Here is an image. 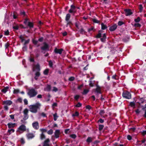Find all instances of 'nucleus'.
Here are the masks:
<instances>
[{
    "mask_svg": "<svg viewBox=\"0 0 146 146\" xmlns=\"http://www.w3.org/2000/svg\"><path fill=\"white\" fill-rule=\"evenodd\" d=\"M41 106V104L38 102L36 103L35 104L29 106L30 111L32 113H36L38 110H39Z\"/></svg>",
    "mask_w": 146,
    "mask_h": 146,
    "instance_id": "nucleus-1",
    "label": "nucleus"
},
{
    "mask_svg": "<svg viewBox=\"0 0 146 146\" xmlns=\"http://www.w3.org/2000/svg\"><path fill=\"white\" fill-rule=\"evenodd\" d=\"M37 94V91L33 88L29 89L27 93V95L30 98L35 96Z\"/></svg>",
    "mask_w": 146,
    "mask_h": 146,
    "instance_id": "nucleus-2",
    "label": "nucleus"
},
{
    "mask_svg": "<svg viewBox=\"0 0 146 146\" xmlns=\"http://www.w3.org/2000/svg\"><path fill=\"white\" fill-rule=\"evenodd\" d=\"M26 130V127L24 124H22L18 128L17 132L21 133Z\"/></svg>",
    "mask_w": 146,
    "mask_h": 146,
    "instance_id": "nucleus-3",
    "label": "nucleus"
},
{
    "mask_svg": "<svg viewBox=\"0 0 146 146\" xmlns=\"http://www.w3.org/2000/svg\"><path fill=\"white\" fill-rule=\"evenodd\" d=\"M123 98L126 99H129L131 98V94L129 92L125 91L123 92L122 94Z\"/></svg>",
    "mask_w": 146,
    "mask_h": 146,
    "instance_id": "nucleus-4",
    "label": "nucleus"
},
{
    "mask_svg": "<svg viewBox=\"0 0 146 146\" xmlns=\"http://www.w3.org/2000/svg\"><path fill=\"white\" fill-rule=\"evenodd\" d=\"M43 46L41 47V49L42 50L41 52H43V51H48L49 49V45L46 42L43 43Z\"/></svg>",
    "mask_w": 146,
    "mask_h": 146,
    "instance_id": "nucleus-5",
    "label": "nucleus"
},
{
    "mask_svg": "<svg viewBox=\"0 0 146 146\" xmlns=\"http://www.w3.org/2000/svg\"><path fill=\"white\" fill-rule=\"evenodd\" d=\"M23 113H24V117L23 118V119L24 120H26L29 117V115L28 114L29 113L28 110L27 108L25 109L23 111Z\"/></svg>",
    "mask_w": 146,
    "mask_h": 146,
    "instance_id": "nucleus-6",
    "label": "nucleus"
},
{
    "mask_svg": "<svg viewBox=\"0 0 146 146\" xmlns=\"http://www.w3.org/2000/svg\"><path fill=\"white\" fill-rule=\"evenodd\" d=\"M125 14L126 16H129L133 14L131 9H125L124 10Z\"/></svg>",
    "mask_w": 146,
    "mask_h": 146,
    "instance_id": "nucleus-7",
    "label": "nucleus"
},
{
    "mask_svg": "<svg viewBox=\"0 0 146 146\" xmlns=\"http://www.w3.org/2000/svg\"><path fill=\"white\" fill-rule=\"evenodd\" d=\"M96 88L95 90V92L96 93H100L101 94L102 92L101 91V88L98 84L96 85Z\"/></svg>",
    "mask_w": 146,
    "mask_h": 146,
    "instance_id": "nucleus-8",
    "label": "nucleus"
},
{
    "mask_svg": "<svg viewBox=\"0 0 146 146\" xmlns=\"http://www.w3.org/2000/svg\"><path fill=\"white\" fill-rule=\"evenodd\" d=\"M76 7L74 5H71L70 6V9L69 10V12L70 13H75L76 11L75 10V9Z\"/></svg>",
    "mask_w": 146,
    "mask_h": 146,
    "instance_id": "nucleus-9",
    "label": "nucleus"
},
{
    "mask_svg": "<svg viewBox=\"0 0 146 146\" xmlns=\"http://www.w3.org/2000/svg\"><path fill=\"white\" fill-rule=\"evenodd\" d=\"M63 50H64L62 48H60L58 49L56 48H55L54 50V52L56 54H61Z\"/></svg>",
    "mask_w": 146,
    "mask_h": 146,
    "instance_id": "nucleus-10",
    "label": "nucleus"
},
{
    "mask_svg": "<svg viewBox=\"0 0 146 146\" xmlns=\"http://www.w3.org/2000/svg\"><path fill=\"white\" fill-rule=\"evenodd\" d=\"M117 25L116 24H115L113 25L110 26L109 29L110 31L112 32L115 31L117 28Z\"/></svg>",
    "mask_w": 146,
    "mask_h": 146,
    "instance_id": "nucleus-11",
    "label": "nucleus"
},
{
    "mask_svg": "<svg viewBox=\"0 0 146 146\" xmlns=\"http://www.w3.org/2000/svg\"><path fill=\"white\" fill-rule=\"evenodd\" d=\"M32 126L33 128L36 130L38 129L39 128V124L37 121L33 123Z\"/></svg>",
    "mask_w": 146,
    "mask_h": 146,
    "instance_id": "nucleus-12",
    "label": "nucleus"
},
{
    "mask_svg": "<svg viewBox=\"0 0 146 146\" xmlns=\"http://www.w3.org/2000/svg\"><path fill=\"white\" fill-rule=\"evenodd\" d=\"M27 137L28 139H31L35 137V135L32 133H28L26 134Z\"/></svg>",
    "mask_w": 146,
    "mask_h": 146,
    "instance_id": "nucleus-13",
    "label": "nucleus"
},
{
    "mask_svg": "<svg viewBox=\"0 0 146 146\" xmlns=\"http://www.w3.org/2000/svg\"><path fill=\"white\" fill-rule=\"evenodd\" d=\"M60 134V130L59 129L56 130L54 133L55 137L56 138H58L59 137Z\"/></svg>",
    "mask_w": 146,
    "mask_h": 146,
    "instance_id": "nucleus-14",
    "label": "nucleus"
},
{
    "mask_svg": "<svg viewBox=\"0 0 146 146\" xmlns=\"http://www.w3.org/2000/svg\"><path fill=\"white\" fill-rule=\"evenodd\" d=\"M3 104H6L9 106H10L12 104L13 102L12 101L10 100H7L4 101L3 102Z\"/></svg>",
    "mask_w": 146,
    "mask_h": 146,
    "instance_id": "nucleus-15",
    "label": "nucleus"
},
{
    "mask_svg": "<svg viewBox=\"0 0 146 146\" xmlns=\"http://www.w3.org/2000/svg\"><path fill=\"white\" fill-rule=\"evenodd\" d=\"M16 124L15 123H9L7 124L8 127L9 128L11 129L12 128L14 127Z\"/></svg>",
    "mask_w": 146,
    "mask_h": 146,
    "instance_id": "nucleus-16",
    "label": "nucleus"
},
{
    "mask_svg": "<svg viewBox=\"0 0 146 146\" xmlns=\"http://www.w3.org/2000/svg\"><path fill=\"white\" fill-rule=\"evenodd\" d=\"M106 36L105 33L103 35L102 37L100 38V40L103 42H105L106 39Z\"/></svg>",
    "mask_w": 146,
    "mask_h": 146,
    "instance_id": "nucleus-17",
    "label": "nucleus"
},
{
    "mask_svg": "<svg viewBox=\"0 0 146 146\" xmlns=\"http://www.w3.org/2000/svg\"><path fill=\"white\" fill-rule=\"evenodd\" d=\"M50 142V140L49 139H46L43 142V146H49V145L48 144L49 142Z\"/></svg>",
    "mask_w": 146,
    "mask_h": 146,
    "instance_id": "nucleus-18",
    "label": "nucleus"
},
{
    "mask_svg": "<svg viewBox=\"0 0 146 146\" xmlns=\"http://www.w3.org/2000/svg\"><path fill=\"white\" fill-rule=\"evenodd\" d=\"M102 31L101 30H100L98 31V34L96 35L95 37L97 38H100L102 36Z\"/></svg>",
    "mask_w": 146,
    "mask_h": 146,
    "instance_id": "nucleus-19",
    "label": "nucleus"
},
{
    "mask_svg": "<svg viewBox=\"0 0 146 146\" xmlns=\"http://www.w3.org/2000/svg\"><path fill=\"white\" fill-rule=\"evenodd\" d=\"M40 74L39 72L37 71L36 72L35 74V76L34 77V78L36 80H37L38 79V77L40 76Z\"/></svg>",
    "mask_w": 146,
    "mask_h": 146,
    "instance_id": "nucleus-20",
    "label": "nucleus"
},
{
    "mask_svg": "<svg viewBox=\"0 0 146 146\" xmlns=\"http://www.w3.org/2000/svg\"><path fill=\"white\" fill-rule=\"evenodd\" d=\"M9 87L8 86L4 87V88L1 90L2 92L5 93L8 91Z\"/></svg>",
    "mask_w": 146,
    "mask_h": 146,
    "instance_id": "nucleus-21",
    "label": "nucleus"
},
{
    "mask_svg": "<svg viewBox=\"0 0 146 146\" xmlns=\"http://www.w3.org/2000/svg\"><path fill=\"white\" fill-rule=\"evenodd\" d=\"M27 26L29 27L31 29L33 27L34 24L33 23L31 22H28Z\"/></svg>",
    "mask_w": 146,
    "mask_h": 146,
    "instance_id": "nucleus-22",
    "label": "nucleus"
},
{
    "mask_svg": "<svg viewBox=\"0 0 146 146\" xmlns=\"http://www.w3.org/2000/svg\"><path fill=\"white\" fill-rule=\"evenodd\" d=\"M70 17L71 15L70 14L68 13L66 14L65 17V21H69Z\"/></svg>",
    "mask_w": 146,
    "mask_h": 146,
    "instance_id": "nucleus-23",
    "label": "nucleus"
},
{
    "mask_svg": "<svg viewBox=\"0 0 146 146\" xmlns=\"http://www.w3.org/2000/svg\"><path fill=\"white\" fill-rule=\"evenodd\" d=\"M101 29L103 30H104L106 29L107 28V27L106 25H104L103 23H102L101 24Z\"/></svg>",
    "mask_w": 146,
    "mask_h": 146,
    "instance_id": "nucleus-24",
    "label": "nucleus"
},
{
    "mask_svg": "<svg viewBox=\"0 0 146 146\" xmlns=\"http://www.w3.org/2000/svg\"><path fill=\"white\" fill-rule=\"evenodd\" d=\"M35 67L37 71L39 72L40 71V66L39 64H37L35 66Z\"/></svg>",
    "mask_w": 146,
    "mask_h": 146,
    "instance_id": "nucleus-25",
    "label": "nucleus"
},
{
    "mask_svg": "<svg viewBox=\"0 0 146 146\" xmlns=\"http://www.w3.org/2000/svg\"><path fill=\"white\" fill-rule=\"evenodd\" d=\"M129 106L131 107H133V108H135V104L134 102H130L129 103Z\"/></svg>",
    "mask_w": 146,
    "mask_h": 146,
    "instance_id": "nucleus-26",
    "label": "nucleus"
},
{
    "mask_svg": "<svg viewBox=\"0 0 146 146\" xmlns=\"http://www.w3.org/2000/svg\"><path fill=\"white\" fill-rule=\"evenodd\" d=\"M142 110L145 111V113L143 116L146 118V104L145 105V107L142 108Z\"/></svg>",
    "mask_w": 146,
    "mask_h": 146,
    "instance_id": "nucleus-27",
    "label": "nucleus"
},
{
    "mask_svg": "<svg viewBox=\"0 0 146 146\" xmlns=\"http://www.w3.org/2000/svg\"><path fill=\"white\" fill-rule=\"evenodd\" d=\"M67 23L66 25V27H67L68 26H69L70 27H71V25H72V23L71 21H66Z\"/></svg>",
    "mask_w": 146,
    "mask_h": 146,
    "instance_id": "nucleus-28",
    "label": "nucleus"
},
{
    "mask_svg": "<svg viewBox=\"0 0 146 146\" xmlns=\"http://www.w3.org/2000/svg\"><path fill=\"white\" fill-rule=\"evenodd\" d=\"M92 141V138L91 137H88L86 140V141L88 143H90Z\"/></svg>",
    "mask_w": 146,
    "mask_h": 146,
    "instance_id": "nucleus-29",
    "label": "nucleus"
},
{
    "mask_svg": "<svg viewBox=\"0 0 146 146\" xmlns=\"http://www.w3.org/2000/svg\"><path fill=\"white\" fill-rule=\"evenodd\" d=\"M20 92V90L18 89H15L14 88L13 91V93L14 94H17Z\"/></svg>",
    "mask_w": 146,
    "mask_h": 146,
    "instance_id": "nucleus-30",
    "label": "nucleus"
},
{
    "mask_svg": "<svg viewBox=\"0 0 146 146\" xmlns=\"http://www.w3.org/2000/svg\"><path fill=\"white\" fill-rule=\"evenodd\" d=\"M103 125H99L98 129L100 131H101L104 127Z\"/></svg>",
    "mask_w": 146,
    "mask_h": 146,
    "instance_id": "nucleus-31",
    "label": "nucleus"
},
{
    "mask_svg": "<svg viewBox=\"0 0 146 146\" xmlns=\"http://www.w3.org/2000/svg\"><path fill=\"white\" fill-rule=\"evenodd\" d=\"M92 21L94 23H99L100 22V21L96 19H93Z\"/></svg>",
    "mask_w": 146,
    "mask_h": 146,
    "instance_id": "nucleus-32",
    "label": "nucleus"
},
{
    "mask_svg": "<svg viewBox=\"0 0 146 146\" xmlns=\"http://www.w3.org/2000/svg\"><path fill=\"white\" fill-rule=\"evenodd\" d=\"M15 131V130L14 129H9L8 130L7 132L8 133H9V135H10L12 133L11 132H12L13 133H14Z\"/></svg>",
    "mask_w": 146,
    "mask_h": 146,
    "instance_id": "nucleus-33",
    "label": "nucleus"
},
{
    "mask_svg": "<svg viewBox=\"0 0 146 146\" xmlns=\"http://www.w3.org/2000/svg\"><path fill=\"white\" fill-rule=\"evenodd\" d=\"M79 31L80 33L82 34H85L86 33V32L84 31V29L82 28H81Z\"/></svg>",
    "mask_w": 146,
    "mask_h": 146,
    "instance_id": "nucleus-34",
    "label": "nucleus"
},
{
    "mask_svg": "<svg viewBox=\"0 0 146 146\" xmlns=\"http://www.w3.org/2000/svg\"><path fill=\"white\" fill-rule=\"evenodd\" d=\"M46 138L45 136L43 133H41L40 135V138L41 140H42L45 139Z\"/></svg>",
    "mask_w": 146,
    "mask_h": 146,
    "instance_id": "nucleus-35",
    "label": "nucleus"
},
{
    "mask_svg": "<svg viewBox=\"0 0 146 146\" xmlns=\"http://www.w3.org/2000/svg\"><path fill=\"white\" fill-rule=\"evenodd\" d=\"M89 92V90H88L87 89H84V90L82 94L83 95H86Z\"/></svg>",
    "mask_w": 146,
    "mask_h": 146,
    "instance_id": "nucleus-36",
    "label": "nucleus"
},
{
    "mask_svg": "<svg viewBox=\"0 0 146 146\" xmlns=\"http://www.w3.org/2000/svg\"><path fill=\"white\" fill-rule=\"evenodd\" d=\"M105 113V112L104 111V110H100V111L99 113L100 115L101 116H103V114Z\"/></svg>",
    "mask_w": 146,
    "mask_h": 146,
    "instance_id": "nucleus-37",
    "label": "nucleus"
},
{
    "mask_svg": "<svg viewBox=\"0 0 146 146\" xmlns=\"http://www.w3.org/2000/svg\"><path fill=\"white\" fill-rule=\"evenodd\" d=\"M49 70L48 69H46L44 71L43 73L45 75H47L48 74Z\"/></svg>",
    "mask_w": 146,
    "mask_h": 146,
    "instance_id": "nucleus-38",
    "label": "nucleus"
},
{
    "mask_svg": "<svg viewBox=\"0 0 146 146\" xmlns=\"http://www.w3.org/2000/svg\"><path fill=\"white\" fill-rule=\"evenodd\" d=\"M53 133V130L51 129L47 131V133L48 135H52Z\"/></svg>",
    "mask_w": 146,
    "mask_h": 146,
    "instance_id": "nucleus-39",
    "label": "nucleus"
},
{
    "mask_svg": "<svg viewBox=\"0 0 146 146\" xmlns=\"http://www.w3.org/2000/svg\"><path fill=\"white\" fill-rule=\"evenodd\" d=\"M139 100L141 102V103L143 104L145 101V100L143 98H140L139 99Z\"/></svg>",
    "mask_w": 146,
    "mask_h": 146,
    "instance_id": "nucleus-40",
    "label": "nucleus"
},
{
    "mask_svg": "<svg viewBox=\"0 0 146 146\" xmlns=\"http://www.w3.org/2000/svg\"><path fill=\"white\" fill-rule=\"evenodd\" d=\"M79 115V113L78 112L76 111L75 112V113L72 114V116L75 117V116H78Z\"/></svg>",
    "mask_w": 146,
    "mask_h": 146,
    "instance_id": "nucleus-41",
    "label": "nucleus"
},
{
    "mask_svg": "<svg viewBox=\"0 0 146 146\" xmlns=\"http://www.w3.org/2000/svg\"><path fill=\"white\" fill-rule=\"evenodd\" d=\"M51 89V86L50 85H48L46 88V90L48 91H49Z\"/></svg>",
    "mask_w": 146,
    "mask_h": 146,
    "instance_id": "nucleus-42",
    "label": "nucleus"
},
{
    "mask_svg": "<svg viewBox=\"0 0 146 146\" xmlns=\"http://www.w3.org/2000/svg\"><path fill=\"white\" fill-rule=\"evenodd\" d=\"M80 96L79 95H76L74 96V99L76 101H78V99L79 98Z\"/></svg>",
    "mask_w": 146,
    "mask_h": 146,
    "instance_id": "nucleus-43",
    "label": "nucleus"
},
{
    "mask_svg": "<svg viewBox=\"0 0 146 146\" xmlns=\"http://www.w3.org/2000/svg\"><path fill=\"white\" fill-rule=\"evenodd\" d=\"M75 79V78L74 76H71L70 77L68 78V80L70 81H72L74 80Z\"/></svg>",
    "mask_w": 146,
    "mask_h": 146,
    "instance_id": "nucleus-44",
    "label": "nucleus"
},
{
    "mask_svg": "<svg viewBox=\"0 0 146 146\" xmlns=\"http://www.w3.org/2000/svg\"><path fill=\"white\" fill-rule=\"evenodd\" d=\"M118 25L119 26H121V25L124 24V23L122 21H119L118 23Z\"/></svg>",
    "mask_w": 146,
    "mask_h": 146,
    "instance_id": "nucleus-45",
    "label": "nucleus"
},
{
    "mask_svg": "<svg viewBox=\"0 0 146 146\" xmlns=\"http://www.w3.org/2000/svg\"><path fill=\"white\" fill-rule=\"evenodd\" d=\"M140 21V18L139 17H138L136 19H135L134 21L136 23H138Z\"/></svg>",
    "mask_w": 146,
    "mask_h": 146,
    "instance_id": "nucleus-46",
    "label": "nucleus"
},
{
    "mask_svg": "<svg viewBox=\"0 0 146 146\" xmlns=\"http://www.w3.org/2000/svg\"><path fill=\"white\" fill-rule=\"evenodd\" d=\"M10 44L9 42H7L5 44V49L7 48L9 46Z\"/></svg>",
    "mask_w": 146,
    "mask_h": 146,
    "instance_id": "nucleus-47",
    "label": "nucleus"
},
{
    "mask_svg": "<svg viewBox=\"0 0 146 146\" xmlns=\"http://www.w3.org/2000/svg\"><path fill=\"white\" fill-rule=\"evenodd\" d=\"M19 38L21 40V42H23L25 40L23 37L22 36V35H20L19 37Z\"/></svg>",
    "mask_w": 146,
    "mask_h": 146,
    "instance_id": "nucleus-48",
    "label": "nucleus"
},
{
    "mask_svg": "<svg viewBox=\"0 0 146 146\" xmlns=\"http://www.w3.org/2000/svg\"><path fill=\"white\" fill-rule=\"evenodd\" d=\"M40 130L42 132V133L46 132L47 131V130L45 129L41 128L40 129Z\"/></svg>",
    "mask_w": 146,
    "mask_h": 146,
    "instance_id": "nucleus-49",
    "label": "nucleus"
},
{
    "mask_svg": "<svg viewBox=\"0 0 146 146\" xmlns=\"http://www.w3.org/2000/svg\"><path fill=\"white\" fill-rule=\"evenodd\" d=\"M54 120L56 121L57 119V117H58V116H57V114L56 113H55L53 115Z\"/></svg>",
    "mask_w": 146,
    "mask_h": 146,
    "instance_id": "nucleus-50",
    "label": "nucleus"
},
{
    "mask_svg": "<svg viewBox=\"0 0 146 146\" xmlns=\"http://www.w3.org/2000/svg\"><path fill=\"white\" fill-rule=\"evenodd\" d=\"M20 142L22 144H24L25 143V141L23 138L21 139Z\"/></svg>",
    "mask_w": 146,
    "mask_h": 146,
    "instance_id": "nucleus-51",
    "label": "nucleus"
},
{
    "mask_svg": "<svg viewBox=\"0 0 146 146\" xmlns=\"http://www.w3.org/2000/svg\"><path fill=\"white\" fill-rule=\"evenodd\" d=\"M141 26V25L139 23H135L134 25V26L136 27H140Z\"/></svg>",
    "mask_w": 146,
    "mask_h": 146,
    "instance_id": "nucleus-52",
    "label": "nucleus"
},
{
    "mask_svg": "<svg viewBox=\"0 0 146 146\" xmlns=\"http://www.w3.org/2000/svg\"><path fill=\"white\" fill-rule=\"evenodd\" d=\"M70 137L73 139H75L76 138V135L74 134H72L71 135H70Z\"/></svg>",
    "mask_w": 146,
    "mask_h": 146,
    "instance_id": "nucleus-53",
    "label": "nucleus"
},
{
    "mask_svg": "<svg viewBox=\"0 0 146 146\" xmlns=\"http://www.w3.org/2000/svg\"><path fill=\"white\" fill-rule=\"evenodd\" d=\"M139 11L140 12H141L143 10V7H142V5L141 4H140L139 5Z\"/></svg>",
    "mask_w": 146,
    "mask_h": 146,
    "instance_id": "nucleus-54",
    "label": "nucleus"
},
{
    "mask_svg": "<svg viewBox=\"0 0 146 146\" xmlns=\"http://www.w3.org/2000/svg\"><path fill=\"white\" fill-rule=\"evenodd\" d=\"M104 120L103 119H102L101 118H100L98 121V122H100L101 123H103L104 122Z\"/></svg>",
    "mask_w": 146,
    "mask_h": 146,
    "instance_id": "nucleus-55",
    "label": "nucleus"
},
{
    "mask_svg": "<svg viewBox=\"0 0 146 146\" xmlns=\"http://www.w3.org/2000/svg\"><path fill=\"white\" fill-rule=\"evenodd\" d=\"M82 104L80 102H78L75 105V107H80L81 106Z\"/></svg>",
    "mask_w": 146,
    "mask_h": 146,
    "instance_id": "nucleus-56",
    "label": "nucleus"
},
{
    "mask_svg": "<svg viewBox=\"0 0 146 146\" xmlns=\"http://www.w3.org/2000/svg\"><path fill=\"white\" fill-rule=\"evenodd\" d=\"M29 42V39H28V40H25L24 44V45H26V44H28Z\"/></svg>",
    "mask_w": 146,
    "mask_h": 146,
    "instance_id": "nucleus-57",
    "label": "nucleus"
},
{
    "mask_svg": "<svg viewBox=\"0 0 146 146\" xmlns=\"http://www.w3.org/2000/svg\"><path fill=\"white\" fill-rule=\"evenodd\" d=\"M49 65L50 67H52L53 66V63L50 60L49 62Z\"/></svg>",
    "mask_w": 146,
    "mask_h": 146,
    "instance_id": "nucleus-58",
    "label": "nucleus"
},
{
    "mask_svg": "<svg viewBox=\"0 0 146 146\" xmlns=\"http://www.w3.org/2000/svg\"><path fill=\"white\" fill-rule=\"evenodd\" d=\"M32 41L33 43L35 45H36L37 44L38 42V41L35 40L34 39H33Z\"/></svg>",
    "mask_w": 146,
    "mask_h": 146,
    "instance_id": "nucleus-59",
    "label": "nucleus"
},
{
    "mask_svg": "<svg viewBox=\"0 0 146 146\" xmlns=\"http://www.w3.org/2000/svg\"><path fill=\"white\" fill-rule=\"evenodd\" d=\"M19 27L18 25L14 26L13 27V28L15 30H18L19 29Z\"/></svg>",
    "mask_w": 146,
    "mask_h": 146,
    "instance_id": "nucleus-60",
    "label": "nucleus"
},
{
    "mask_svg": "<svg viewBox=\"0 0 146 146\" xmlns=\"http://www.w3.org/2000/svg\"><path fill=\"white\" fill-rule=\"evenodd\" d=\"M19 27L21 29H25L27 28V27H24L23 25L22 24L20 25Z\"/></svg>",
    "mask_w": 146,
    "mask_h": 146,
    "instance_id": "nucleus-61",
    "label": "nucleus"
},
{
    "mask_svg": "<svg viewBox=\"0 0 146 146\" xmlns=\"http://www.w3.org/2000/svg\"><path fill=\"white\" fill-rule=\"evenodd\" d=\"M86 109H88L90 110L91 108V107L90 106L88 105L86 106Z\"/></svg>",
    "mask_w": 146,
    "mask_h": 146,
    "instance_id": "nucleus-62",
    "label": "nucleus"
},
{
    "mask_svg": "<svg viewBox=\"0 0 146 146\" xmlns=\"http://www.w3.org/2000/svg\"><path fill=\"white\" fill-rule=\"evenodd\" d=\"M24 102L25 105H27L28 104V102L27 99H25L24 100Z\"/></svg>",
    "mask_w": 146,
    "mask_h": 146,
    "instance_id": "nucleus-63",
    "label": "nucleus"
},
{
    "mask_svg": "<svg viewBox=\"0 0 146 146\" xmlns=\"http://www.w3.org/2000/svg\"><path fill=\"white\" fill-rule=\"evenodd\" d=\"M41 115L43 117H47L46 114L44 112H42L41 113Z\"/></svg>",
    "mask_w": 146,
    "mask_h": 146,
    "instance_id": "nucleus-64",
    "label": "nucleus"
}]
</instances>
